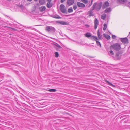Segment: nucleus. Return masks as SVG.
I'll return each mask as SVG.
<instances>
[{
    "mask_svg": "<svg viewBox=\"0 0 130 130\" xmlns=\"http://www.w3.org/2000/svg\"><path fill=\"white\" fill-rule=\"evenodd\" d=\"M20 7H22V5H21V6H20Z\"/></svg>",
    "mask_w": 130,
    "mask_h": 130,
    "instance_id": "nucleus-45",
    "label": "nucleus"
},
{
    "mask_svg": "<svg viewBox=\"0 0 130 130\" xmlns=\"http://www.w3.org/2000/svg\"><path fill=\"white\" fill-rule=\"evenodd\" d=\"M56 90L55 89H51L48 90V91L50 92H55L56 91Z\"/></svg>",
    "mask_w": 130,
    "mask_h": 130,
    "instance_id": "nucleus-27",
    "label": "nucleus"
},
{
    "mask_svg": "<svg viewBox=\"0 0 130 130\" xmlns=\"http://www.w3.org/2000/svg\"><path fill=\"white\" fill-rule=\"evenodd\" d=\"M55 57H58L59 56V54L58 52H56L55 53Z\"/></svg>",
    "mask_w": 130,
    "mask_h": 130,
    "instance_id": "nucleus-30",
    "label": "nucleus"
},
{
    "mask_svg": "<svg viewBox=\"0 0 130 130\" xmlns=\"http://www.w3.org/2000/svg\"><path fill=\"white\" fill-rule=\"evenodd\" d=\"M46 8L45 6H41L39 8V9L41 12L44 11L46 10Z\"/></svg>",
    "mask_w": 130,
    "mask_h": 130,
    "instance_id": "nucleus-14",
    "label": "nucleus"
},
{
    "mask_svg": "<svg viewBox=\"0 0 130 130\" xmlns=\"http://www.w3.org/2000/svg\"><path fill=\"white\" fill-rule=\"evenodd\" d=\"M65 0H61V3H62Z\"/></svg>",
    "mask_w": 130,
    "mask_h": 130,
    "instance_id": "nucleus-36",
    "label": "nucleus"
},
{
    "mask_svg": "<svg viewBox=\"0 0 130 130\" xmlns=\"http://www.w3.org/2000/svg\"><path fill=\"white\" fill-rule=\"evenodd\" d=\"M51 2H48L46 4V6L48 8H50L52 6V4Z\"/></svg>",
    "mask_w": 130,
    "mask_h": 130,
    "instance_id": "nucleus-17",
    "label": "nucleus"
},
{
    "mask_svg": "<svg viewBox=\"0 0 130 130\" xmlns=\"http://www.w3.org/2000/svg\"><path fill=\"white\" fill-rule=\"evenodd\" d=\"M52 17L53 18L56 19H60L61 18V17L60 16L56 14L53 15L52 16Z\"/></svg>",
    "mask_w": 130,
    "mask_h": 130,
    "instance_id": "nucleus-21",
    "label": "nucleus"
},
{
    "mask_svg": "<svg viewBox=\"0 0 130 130\" xmlns=\"http://www.w3.org/2000/svg\"><path fill=\"white\" fill-rule=\"evenodd\" d=\"M103 36L105 38L109 40L110 38V37L109 35H107L106 34L104 33L103 35Z\"/></svg>",
    "mask_w": 130,
    "mask_h": 130,
    "instance_id": "nucleus-15",
    "label": "nucleus"
},
{
    "mask_svg": "<svg viewBox=\"0 0 130 130\" xmlns=\"http://www.w3.org/2000/svg\"><path fill=\"white\" fill-rule=\"evenodd\" d=\"M104 27L103 28V30L104 31L107 28V25L105 23L104 24Z\"/></svg>",
    "mask_w": 130,
    "mask_h": 130,
    "instance_id": "nucleus-28",
    "label": "nucleus"
},
{
    "mask_svg": "<svg viewBox=\"0 0 130 130\" xmlns=\"http://www.w3.org/2000/svg\"><path fill=\"white\" fill-rule=\"evenodd\" d=\"M27 0L28 1L30 2V1H31L32 0Z\"/></svg>",
    "mask_w": 130,
    "mask_h": 130,
    "instance_id": "nucleus-40",
    "label": "nucleus"
},
{
    "mask_svg": "<svg viewBox=\"0 0 130 130\" xmlns=\"http://www.w3.org/2000/svg\"><path fill=\"white\" fill-rule=\"evenodd\" d=\"M121 41L123 43L127 44L128 43V40L126 38H121Z\"/></svg>",
    "mask_w": 130,
    "mask_h": 130,
    "instance_id": "nucleus-5",
    "label": "nucleus"
},
{
    "mask_svg": "<svg viewBox=\"0 0 130 130\" xmlns=\"http://www.w3.org/2000/svg\"><path fill=\"white\" fill-rule=\"evenodd\" d=\"M82 2L85 3L87 4L88 3V1L87 0H81Z\"/></svg>",
    "mask_w": 130,
    "mask_h": 130,
    "instance_id": "nucleus-31",
    "label": "nucleus"
},
{
    "mask_svg": "<svg viewBox=\"0 0 130 130\" xmlns=\"http://www.w3.org/2000/svg\"><path fill=\"white\" fill-rule=\"evenodd\" d=\"M7 0L9 1H11V0Z\"/></svg>",
    "mask_w": 130,
    "mask_h": 130,
    "instance_id": "nucleus-43",
    "label": "nucleus"
},
{
    "mask_svg": "<svg viewBox=\"0 0 130 130\" xmlns=\"http://www.w3.org/2000/svg\"><path fill=\"white\" fill-rule=\"evenodd\" d=\"M48 2H51L52 0H47Z\"/></svg>",
    "mask_w": 130,
    "mask_h": 130,
    "instance_id": "nucleus-37",
    "label": "nucleus"
},
{
    "mask_svg": "<svg viewBox=\"0 0 130 130\" xmlns=\"http://www.w3.org/2000/svg\"><path fill=\"white\" fill-rule=\"evenodd\" d=\"M45 30L47 32H50L53 33L55 32L56 31L54 27L51 26H47L45 28Z\"/></svg>",
    "mask_w": 130,
    "mask_h": 130,
    "instance_id": "nucleus-3",
    "label": "nucleus"
},
{
    "mask_svg": "<svg viewBox=\"0 0 130 130\" xmlns=\"http://www.w3.org/2000/svg\"><path fill=\"white\" fill-rule=\"evenodd\" d=\"M116 51H118L120 50L121 48L120 45L119 43H117L111 45L110 46V48Z\"/></svg>",
    "mask_w": 130,
    "mask_h": 130,
    "instance_id": "nucleus-2",
    "label": "nucleus"
},
{
    "mask_svg": "<svg viewBox=\"0 0 130 130\" xmlns=\"http://www.w3.org/2000/svg\"><path fill=\"white\" fill-rule=\"evenodd\" d=\"M54 45L58 48L59 50H61L62 49V47L58 43H56Z\"/></svg>",
    "mask_w": 130,
    "mask_h": 130,
    "instance_id": "nucleus-19",
    "label": "nucleus"
},
{
    "mask_svg": "<svg viewBox=\"0 0 130 130\" xmlns=\"http://www.w3.org/2000/svg\"><path fill=\"white\" fill-rule=\"evenodd\" d=\"M94 10H92V9L88 12V14L89 15V17H91V16H93L94 15V14L93 13V11Z\"/></svg>",
    "mask_w": 130,
    "mask_h": 130,
    "instance_id": "nucleus-9",
    "label": "nucleus"
},
{
    "mask_svg": "<svg viewBox=\"0 0 130 130\" xmlns=\"http://www.w3.org/2000/svg\"><path fill=\"white\" fill-rule=\"evenodd\" d=\"M98 37L99 39L100 40L101 39V38L102 37V35H100V32H99V30H98Z\"/></svg>",
    "mask_w": 130,
    "mask_h": 130,
    "instance_id": "nucleus-24",
    "label": "nucleus"
},
{
    "mask_svg": "<svg viewBox=\"0 0 130 130\" xmlns=\"http://www.w3.org/2000/svg\"><path fill=\"white\" fill-rule=\"evenodd\" d=\"M60 9L63 13H67V12L65 9V6L63 4H61L60 7Z\"/></svg>",
    "mask_w": 130,
    "mask_h": 130,
    "instance_id": "nucleus-4",
    "label": "nucleus"
},
{
    "mask_svg": "<svg viewBox=\"0 0 130 130\" xmlns=\"http://www.w3.org/2000/svg\"><path fill=\"white\" fill-rule=\"evenodd\" d=\"M12 29H13V30H16V29H15L14 28H13Z\"/></svg>",
    "mask_w": 130,
    "mask_h": 130,
    "instance_id": "nucleus-39",
    "label": "nucleus"
},
{
    "mask_svg": "<svg viewBox=\"0 0 130 130\" xmlns=\"http://www.w3.org/2000/svg\"><path fill=\"white\" fill-rule=\"evenodd\" d=\"M59 23L61 25H66L69 24V23L62 21H61Z\"/></svg>",
    "mask_w": 130,
    "mask_h": 130,
    "instance_id": "nucleus-18",
    "label": "nucleus"
},
{
    "mask_svg": "<svg viewBox=\"0 0 130 130\" xmlns=\"http://www.w3.org/2000/svg\"><path fill=\"white\" fill-rule=\"evenodd\" d=\"M89 57H91V58H93V57H90L89 56Z\"/></svg>",
    "mask_w": 130,
    "mask_h": 130,
    "instance_id": "nucleus-44",
    "label": "nucleus"
},
{
    "mask_svg": "<svg viewBox=\"0 0 130 130\" xmlns=\"http://www.w3.org/2000/svg\"><path fill=\"white\" fill-rule=\"evenodd\" d=\"M91 4H90V5H89V6H91Z\"/></svg>",
    "mask_w": 130,
    "mask_h": 130,
    "instance_id": "nucleus-47",
    "label": "nucleus"
},
{
    "mask_svg": "<svg viewBox=\"0 0 130 130\" xmlns=\"http://www.w3.org/2000/svg\"><path fill=\"white\" fill-rule=\"evenodd\" d=\"M85 36L86 37L89 38L91 36V34L90 33L87 32L85 34Z\"/></svg>",
    "mask_w": 130,
    "mask_h": 130,
    "instance_id": "nucleus-23",
    "label": "nucleus"
},
{
    "mask_svg": "<svg viewBox=\"0 0 130 130\" xmlns=\"http://www.w3.org/2000/svg\"><path fill=\"white\" fill-rule=\"evenodd\" d=\"M120 53L119 52L116 53L115 55V58L116 60H119L121 58V55H120Z\"/></svg>",
    "mask_w": 130,
    "mask_h": 130,
    "instance_id": "nucleus-8",
    "label": "nucleus"
},
{
    "mask_svg": "<svg viewBox=\"0 0 130 130\" xmlns=\"http://www.w3.org/2000/svg\"><path fill=\"white\" fill-rule=\"evenodd\" d=\"M96 41V42L97 45L98 46H99L100 47H101V45L100 43V42L98 41Z\"/></svg>",
    "mask_w": 130,
    "mask_h": 130,
    "instance_id": "nucleus-29",
    "label": "nucleus"
},
{
    "mask_svg": "<svg viewBox=\"0 0 130 130\" xmlns=\"http://www.w3.org/2000/svg\"><path fill=\"white\" fill-rule=\"evenodd\" d=\"M128 0H117V3H120L124 4L125 3L127 2Z\"/></svg>",
    "mask_w": 130,
    "mask_h": 130,
    "instance_id": "nucleus-12",
    "label": "nucleus"
},
{
    "mask_svg": "<svg viewBox=\"0 0 130 130\" xmlns=\"http://www.w3.org/2000/svg\"><path fill=\"white\" fill-rule=\"evenodd\" d=\"M77 6L79 7L83 8L85 6L84 4L80 2H77Z\"/></svg>",
    "mask_w": 130,
    "mask_h": 130,
    "instance_id": "nucleus-11",
    "label": "nucleus"
},
{
    "mask_svg": "<svg viewBox=\"0 0 130 130\" xmlns=\"http://www.w3.org/2000/svg\"><path fill=\"white\" fill-rule=\"evenodd\" d=\"M128 3H129V4H130V2H128Z\"/></svg>",
    "mask_w": 130,
    "mask_h": 130,
    "instance_id": "nucleus-46",
    "label": "nucleus"
},
{
    "mask_svg": "<svg viewBox=\"0 0 130 130\" xmlns=\"http://www.w3.org/2000/svg\"><path fill=\"white\" fill-rule=\"evenodd\" d=\"M106 17V15L105 14H104L103 15H102L101 17V18L103 19V20H104Z\"/></svg>",
    "mask_w": 130,
    "mask_h": 130,
    "instance_id": "nucleus-25",
    "label": "nucleus"
},
{
    "mask_svg": "<svg viewBox=\"0 0 130 130\" xmlns=\"http://www.w3.org/2000/svg\"><path fill=\"white\" fill-rule=\"evenodd\" d=\"M73 10L72 7H71L70 8H69L68 9V12L69 13L72 12L73 11Z\"/></svg>",
    "mask_w": 130,
    "mask_h": 130,
    "instance_id": "nucleus-26",
    "label": "nucleus"
},
{
    "mask_svg": "<svg viewBox=\"0 0 130 130\" xmlns=\"http://www.w3.org/2000/svg\"><path fill=\"white\" fill-rule=\"evenodd\" d=\"M39 2L41 5H43L45 3V0H39Z\"/></svg>",
    "mask_w": 130,
    "mask_h": 130,
    "instance_id": "nucleus-20",
    "label": "nucleus"
},
{
    "mask_svg": "<svg viewBox=\"0 0 130 130\" xmlns=\"http://www.w3.org/2000/svg\"><path fill=\"white\" fill-rule=\"evenodd\" d=\"M112 38L113 39H115L116 37V36L114 35H112Z\"/></svg>",
    "mask_w": 130,
    "mask_h": 130,
    "instance_id": "nucleus-34",
    "label": "nucleus"
},
{
    "mask_svg": "<svg viewBox=\"0 0 130 130\" xmlns=\"http://www.w3.org/2000/svg\"><path fill=\"white\" fill-rule=\"evenodd\" d=\"M92 2H93V0H91V5H92Z\"/></svg>",
    "mask_w": 130,
    "mask_h": 130,
    "instance_id": "nucleus-41",
    "label": "nucleus"
},
{
    "mask_svg": "<svg viewBox=\"0 0 130 130\" xmlns=\"http://www.w3.org/2000/svg\"><path fill=\"white\" fill-rule=\"evenodd\" d=\"M73 9L74 10H76L77 8V7L76 5H73Z\"/></svg>",
    "mask_w": 130,
    "mask_h": 130,
    "instance_id": "nucleus-32",
    "label": "nucleus"
},
{
    "mask_svg": "<svg viewBox=\"0 0 130 130\" xmlns=\"http://www.w3.org/2000/svg\"><path fill=\"white\" fill-rule=\"evenodd\" d=\"M112 55H113L114 54V53L113 52V51L112 50H111L109 52Z\"/></svg>",
    "mask_w": 130,
    "mask_h": 130,
    "instance_id": "nucleus-33",
    "label": "nucleus"
},
{
    "mask_svg": "<svg viewBox=\"0 0 130 130\" xmlns=\"http://www.w3.org/2000/svg\"><path fill=\"white\" fill-rule=\"evenodd\" d=\"M36 5H37V6H39V4L38 3L36 4Z\"/></svg>",
    "mask_w": 130,
    "mask_h": 130,
    "instance_id": "nucleus-38",
    "label": "nucleus"
},
{
    "mask_svg": "<svg viewBox=\"0 0 130 130\" xmlns=\"http://www.w3.org/2000/svg\"><path fill=\"white\" fill-rule=\"evenodd\" d=\"M74 2V0H67V3L69 6L73 5Z\"/></svg>",
    "mask_w": 130,
    "mask_h": 130,
    "instance_id": "nucleus-10",
    "label": "nucleus"
},
{
    "mask_svg": "<svg viewBox=\"0 0 130 130\" xmlns=\"http://www.w3.org/2000/svg\"><path fill=\"white\" fill-rule=\"evenodd\" d=\"M111 9L110 8H108L106 9L104 11V12L105 13H108L111 11Z\"/></svg>",
    "mask_w": 130,
    "mask_h": 130,
    "instance_id": "nucleus-16",
    "label": "nucleus"
},
{
    "mask_svg": "<svg viewBox=\"0 0 130 130\" xmlns=\"http://www.w3.org/2000/svg\"><path fill=\"white\" fill-rule=\"evenodd\" d=\"M129 33L130 34V32H129Z\"/></svg>",
    "mask_w": 130,
    "mask_h": 130,
    "instance_id": "nucleus-48",
    "label": "nucleus"
},
{
    "mask_svg": "<svg viewBox=\"0 0 130 130\" xmlns=\"http://www.w3.org/2000/svg\"><path fill=\"white\" fill-rule=\"evenodd\" d=\"M102 5V2H100L99 3L95 2L93 4L91 8L92 10H96L97 11H99L101 9Z\"/></svg>",
    "mask_w": 130,
    "mask_h": 130,
    "instance_id": "nucleus-1",
    "label": "nucleus"
},
{
    "mask_svg": "<svg viewBox=\"0 0 130 130\" xmlns=\"http://www.w3.org/2000/svg\"><path fill=\"white\" fill-rule=\"evenodd\" d=\"M95 29H96L97 28L98 25H99V21L96 18H95L94 21Z\"/></svg>",
    "mask_w": 130,
    "mask_h": 130,
    "instance_id": "nucleus-7",
    "label": "nucleus"
},
{
    "mask_svg": "<svg viewBox=\"0 0 130 130\" xmlns=\"http://www.w3.org/2000/svg\"><path fill=\"white\" fill-rule=\"evenodd\" d=\"M106 82L108 84L111 86H112L113 87H115V85H113L112 84L110 83V82L108 81H106Z\"/></svg>",
    "mask_w": 130,
    "mask_h": 130,
    "instance_id": "nucleus-22",
    "label": "nucleus"
},
{
    "mask_svg": "<svg viewBox=\"0 0 130 130\" xmlns=\"http://www.w3.org/2000/svg\"><path fill=\"white\" fill-rule=\"evenodd\" d=\"M38 0H34V1H38Z\"/></svg>",
    "mask_w": 130,
    "mask_h": 130,
    "instance_id": "nucleus-42",
    "label": "nucleus"
},
{
    "mask_svg": "<svg viewBox=\"0 0 130 130\" xmlns=\"http://www.w3.org/2000/svg\"><path fill=\"white\" fill-rule=\"evenodd\" d=\"M90 39L92 40H94L95 41H97L99 40V39L97 37L94 36H92L90 37Z\"/></svg>",
    "mask_w": 130,
    "mask_h": 130,
    "instance_id": "nucleus-13",
    "label": "nucleus"
},
{
    "mask_svg": "<svg viewBox=\"0 0 130 130\" xmlns=\"http://www.w3.org/2000/svg\"><path fill=\"white\" fill-rule=\"evenodd\" d=\"M129 33L130 34V32H129Z\"/></svg>",
    "mask_w": 130,
    "mask_h": 130,
    "instance_id": "nucleus-49",
    "label": "nucleus"
},
{
    "mask_svg": "<svg viewBox=\"0 0 130 130\" xmlns=\"http://www.w3.org/2000/svg\"><path fill=\"white\" fill-rule=\"evenodd\" d=\"M109 6V3L107 1L105 2L102 5V8L105 9L108 7Z\"/></svg>",
    "mask_w": 130,
    "mask_h": 130,
    "instance_id": "nucleus-6",
    "label": "nucleus"
},
{
    "mask_svg": "<svg viewBox=\"0 0 130 130\" xmlns=\"http://www.w3.org/2000/svg\"><path fill=\"white\" fill-rule=\"evenodd\" d=\"M85 26L87 28H88L90 27L89 25H86Z\"/></svg>",
    "mask_w": 130,
    "mask_h": 130,
    "instance_id": "nucleus-35",
    "label": "nucleus"
}]
</instances>
